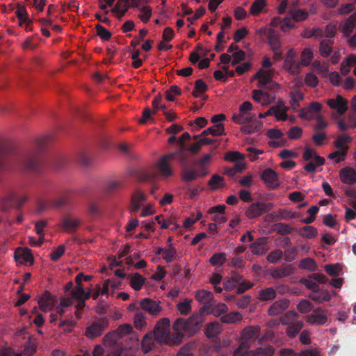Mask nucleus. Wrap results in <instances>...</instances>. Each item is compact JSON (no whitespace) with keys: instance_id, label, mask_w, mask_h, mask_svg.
<instances>
[{"instance_id":"nucleus-62","label":"nucleus","mask_w":356,"mask_h":356,"mask_svg":"<svg viewBox=\"0 0 356 356\" xmlns=\"http://www.w3.org/2000/svg\"><path fill=\"white\" fill-rule=\"evenodd\" d=\"M246 151L249 152L247 157L251 162L256 161L259 159L258 156L264 154L263 150L257 149L252 146L247 147Z\"/></svg>"},{"instance_id":"nucleus-2","label":"nucleus","mask_w":356,"mask_h":356,"mask_svg":"<svg viewBox=\"0 0 356 356\" xmlns=\"http://www.w3.org/2000/svg\"><path fill=\"white\" fill-rule=\"evenodd\" d=\"M177 153L166 154L159 158L154 164V168L157 174L145 173L140 177V181H147L154 178L156 175L162 178H168L173 175V170L171 167V161L175 157Z\"/></svg>"},{"instance_id":"nucleus-51","label":"nucleus","mask_w":356,"mask_h":356,"mask_svg":"<svg viewBox=\"0 0 356 356\" xmlns=\"http://www.w3.org/2000/svg\"><path fill=\"white\" fill-rule=\"evenodd\" d=\"M313 58V50L310 47L305 48L301 52L300 63L302 66H308Z\"/></svg>"},{"instance_id":"nucleus-16","label":"nucleus","mask_w":356,"mask_h":356,"mask_svg":"<svg viewBox=\"0 0 356 356\" xmlns=\"http://www.w3.org/2000/svg\"><path fill=\"white\" fill-rule=\"evenodd\" d=\"M58 303V299L49 292H45L38 301L40 308L45 312H51Z\"/></svg>"},{"instance_id":"nucleus-53","label":"nucleus","mask_w":356,"mask_h":356,"mask_svg":"<svg viewBox=\"0 0 356 356\" xmlns=\"http://www.w3.org/2000/svg\"><path fill=\"white\" fill-rule=\"evenodd\" d=\"M134 325L137 330H144L147 326L145 315L140 312L136 313L134 318Z\"/></svg>"},{"instance_id":"nucleus-18","label":"nucleus","mask_w":356,"mask_h":356,"mask_svg":"<svg viewBox=\"0 0 356 356\" xmlns=\"http://www.w3.org/2000/svg\"><path fill=\"white\" fill-rule=\"evenodd\" d=\"M326 103L332 109L336 110L339 115L344 114L348 110V100L341 95H337L336 98L328 99Z\"/></svg>"},{"instance_id":"nucleus-17","label":"nucleus","mask_w":356,"mask_h":356,"mask_svg":"<svg viewBox=\"0 0 356 356\" xmlns=\"http://www.w3.org/2000/svg\"><path fill=\"white\" fill-rule=\"evenodd\" d=\"M270 25L272 27L280 26L282 31L286 33L295 28V23L292 17H286L281 19L279 17H275L271 19Z\"/></svg>"},{"instance_id":"nucleus-57","label":"nucleus","mask_w":356,"mask_h":356,"mask_svg":"<svg viewBox=\"0 0 356 356\" xmlns=\"http://www.w3.org/2000/svg\"><path fill=\"white\" fill-rule=\"evenodd\" d=\"M209 186L211 189L216 190L224 186V179L218 175H213L209 181Z\"/></svg>"},{"instance_id":"nucleus-50","label":"nucleus","mask_w":356,"mask_h":356,"mask_svg":"<svg viewBox=\"0 0 356 356\" xmlns=\"http://www.w3.org/2000/svg\"><path fill=\"white\" fill-rule=\"evenodd\" d=\"M276 297V291L273 288H266L261 291L258 295V299L262 301L273 300Z\"/></svg>"},{"instance_id":"nucleus-14","label":"nucleus","mask_w":356,"mask_h":356,"mask_svg":"<svg viewBox=\"0 0 356 356\" xmlns=\"http://www.w3.org/2000/svg\"><path fill=\"white\" fill-rule=\"evenodd\" d=\"M107 327L108 321L105 319H99L86 328L85 335L88 338L95 339L100 336Z\"/></svg>"},{"instance_id":"nucleus-11","label":"nucleus","mask_w":356,"mask_h":356,"mask_svg":"<svg viewBox=\"0 0 356 356\" xmlns=\"http://www.w3.org/2000/svg\"><path fill=\"white\" fill-rule=\"evenodd\" d=\"M296 54L293 49H290L285 56L283 68L291 74L300 72V63L296 60Z\"/></svg>"},{"instance_id":"nucleus-56","label":"nucleus","mask_w":356,"mask_h":356,"mask_svg":"<svg viewBox=\"0 0 356 356\" xmlns=\"http://www.w3.org/2000/svg\"><path fill=\"white\" fill-rule=\"evenodd\" d=\"M332 48V42L327 40H323L320 44V53L323 57H327Z\"/></svg>"},{"instance_id":"nucleus-33","label":"nucleus","mask_w":356,"mask_h":356,"mask_svg":"<svg viewBox=\"0 0 356 356\" xmlns=\"http://www.w3.org/2000/svg\"><path fill=\"white\" fill-rule=\"evenodd\" d=\"M355 24H356V12H355L353 14H352L348 17V19L343 24L341 25V31L346 36H348L353 31Z\"/></svg>"},{"instance_id":"nucleus-64","label":"nucleus","mask_w":356,"mask_h":356,"mask_svg":"<svg viewBox=\"0 0 356 356\" xmlns=\"http://www.w3.org/2000/svg\"><path fill=\"white\" fill-rule=\"evenodd\" d=\"M193 343H187L183 346L176 356H193Z\"/></svg>"},{"instance_id":"nucleus-6","label":"nucleus","mask_w":356,"mask_h":356,"mask_svg":"<svg viewBox=\"0 0 356 356\" xmlns=\"http://www.w3.org/2000/svg\"><path fill=\"white\" fill-rule=\"evenodd\" d=\"M302 158L309 162L304 168L309 172H314L317 167L323 165L325 163L324 158L318 156L316 152L310 147L305 148Z\"/></svg>"},{"instance_id":"nucleus-58","label":"nucleus","mask_w":356,"mask_h":356,"mask_svg":"<svg viewBox=\"0 0 356 356\" xmlns=\"http://www.w3.org/2000/svg\"><path fill=\"white\" fill-rule=\"evenodd\" d=\"M154 346V341L152 339V334H147L144 336L142 340L143 350L145 353L149 352Z\"/></svg>"},{"instance_id":"nucleus-12","label":"nucleus","mask_w":356,"mask_h":356,"mask_svg":"<svg viewBox=\"0 0 356 356\" xmlns=\"http://www.w3.org/2000/svg\"><path fill=\"white\" fill-rule=\"evenodd\" d=\"M240 280L241 278L239 275L232 276L225 282L224 284V288L227 291H231L234 288L236 287L237 284H238L237 291L238 293H241L252 286V284L248 281H243L241 283H239Z\"/></svg>"},{"instance_id":"nucleus-39","label":"nucleus","mask_w":356,"mask_h":356,"mask_svg":"<svg viewBox=\"0 0 356 356\" xmlns=\"http://www.w3.org/2000/svg\"><path fill=\"white\" fill-rule=\"evenodd\" d=\"M222 331V327L219 323L213 322L208 324L205 330V335L211 339L217 337Z\"/></svg>"},{"instance_id":"nucleus-42","label":"nucleus","mask_w":356,"mask_h":356,"mask_svg":"<svg viewBox=\"0 0 356 356\" xmlns=\"http://www.w3.org/2000/svg\"><path fill=\"white\" fill-rule=\"evenodd\" d=\"M298 234L300 236L309 239L314 238L318 235V230L314 226H305L298 230Z\"/></svg>"},{"instance_id":"nucleus-19","label":"nucleus","mask_w":356,"mask_h":356,"mask_svg":"<svg viewBox=\"0 0 356 356\" xmlns=\"http://www.w3.org/2000/svg\"><path fill=\"white\" fill-rule=\"evenodd\" d=\"M253 99L262 106H267L275 101V95L273 93L266 92L260 90L252 91Z\"/></svg>"},{"instance_id":"nucleus-4","label":"nucleus","mask_w":356,"mask_h":356,"mask_svg":"<svg viewBox=\"0 0 356 356\" xmlns=\"http://www.w3.org/2000/svg\"><path fill=\"white\" fill-rule=\"evenodd\" d=\"M260 33L266 35L269 45L273 51L274 59L280 60L282 56V50L279 33L273 28H263L260 30Z\"/></svg>"},{"instance_id":"nucleus-21","label":"nucleus","mask_w":356,"mask_h":356,"mask_svg":"<svg viewBox=\"0 0 356 356\" xmlns=\"http://www.w3.org/2000/svg\"><path fill=\"white\" fill-rule=\"evenodd\" d=\"M274 70L260 69L254 79L258 81V87L263 88L272 80Z\"/></svg>"},{"instance_id":"nucleus-28","label":"nucleus","mask_w":356,"mask_h":356,"mask_svg":"<svg viewBox=\"0 0 356 356\" xmlns=\"http://www.w3.org/2000/svg\"><path fill=\"white\" fill-rule=\"evenodd\" d=\"M120 340V339L118 334H115L113 332H110L104 337L102 341L106 348H112V350H114L117 347H122L121 346H119Z\"/></svg>"},{"instance_id":"nucleus-31","label":"nucleus","mask_w":356,"mask_h":356,"mask_svg":"<svg viewBox=\"0 0 356 356\" xmlns=\"http://www.w3.org/2000/svg\"><path fill=\"white\" fill-rule=\"evenodd\" d=\"M195 300L201 305H206L213 299V293L206 289H200L195 293Z\"/></svg>"},{"instance_id":"nucleus-10","label":"nucleus","mask_w":356,"mask_h":356,"mask_svg":"<svg viewBox=\"0 0 356 356\" xmlns=\"http://www.w3.org/2000/svg\"><path fill=\"white\" fill-rule=\"evenodd\" d=\"M160 304L161 302L159 300L146 298L140 301V306L143 310L147 312L150 316L156 317L160 315L163 310Z\"/></svg>"},{"instance_id":"nucleus-41","label":"nucleus","mask_w":356,"mask_h":356,"mask_svg":"<svg viewBox=\"0 0 356 356\" xmlns=\"http://www.w3.org/2000/svg\"><path fill=\"white\" fill-rule=\"evenodd\" d=\"M243 319V316L238 312H232L221 316L220 321L223 323L232 324Z\"/></svg>"},{"instance_id":"nucleus-20","label":"nucleus","mask_w":356,"mask_h":356,"mask_svg":"<svg viewBox=\"0 0 356 356\" xmlns=\"http://www.w3.org/2000/svg\"><path fill=\"white\" fill-rule=\"evenodd\" d=\"M272 116H275L277 121H286L288 119L287 111L289 107L282 100L277 102V104L270 107Z\"/></svg>"},{"instance_id":"nucleus-35","label":"nucleus","mask_w":356,"mask_h":356,"mask_svg":"<svg viewBox=\"0 0 356 356\" xmlns=\"http://www.w3.org/2000/svg\"><path fill=\"white\" fill-rule=\"evenodd\" d=\"M81 220L77 218L65 217L63 219L62 225L67 232L74 231L80 225Z\"/></svg>"},{"instance_id":"nucleus-63","label":"nucleus","mask_w":356,"mask_h":356,"mask_svg":"<svg viewBox=\"0 0 356 356\" xmlns=\"http://www.w3.org/2000/svg\"><path fill=\"white\" fill-rule=\"evenodd\" d=\"M37 350V343L35 341H33L30 340L24 347V349L23 352L22 353V355H24L25 356H31L33 355Z\"/></svg>"},{"instance_id":"nucleus-13","label":"nucleus","mask_w":356,"mask_h":356,"mask_svg":"<svg viewBox=\"0 0 356 356\" xmlns=\"http://www.w3.org/2000/svg\"><path fill=\"white\" fill-rule=\"evenodd\" d=\"M260 177L261 179L269 188L275 189L280 186L279 175L271 168L265 169L261 172Z\"/></svg>"},{"instance_id":"nucleus-47","label":"nucleus","mask_w":356,"mask_h":356,"mask_svg":"<svg viewBox=\"0 0 356 356\" xmlns=\"http://www.w3.org/2000/svg\"><path fill=\"white\" fill-rule=\"evenodd\" d=\"M309 297L318 302H328L331 299V295L327 291H314Z\"/></svg>"},{"instance_id":"nucleus-61","label":"nucleus","mask_w":356,"mask_h":356,"mask_svg":"<svg viewBox=\"0 0 356 356\" xmlns=\"http://www.w3.org/2000/svg\"><path fill=\"white\" fill-rule=\"evenodd\" d=\"M207 90V84L202 79H198L195 81V89L193 92V95L194 97H197Z\"/></svg>"},{"instance_id":"nucleus-46","label":"nucleus","mask_w":356,"mask_h":356,"mask_svg":"<svg viewBox=\"0 0 356 356\" xmlns=\"http://www.w3.org/2000/svg\"><path fill=\"white\" fill-rule=\"evenodd\" d=\"M139 14L138 15V18L143 22L147 23L151 18L152 15V8L147 5L141 6L138 9Z\"/></svg>"},{"instance_id":"nucleus-37","label":"nucleus","mask_w":356,"mask_h":356,"mask_svg":"<svg viewBox=\"0 0 356 356\" xmlns=\"http://www.w3.org/2000/svg\"><path fill=\"white\" fill-rule=\"evenodd\" d=\"M352 138L346 136L345 134L339 136L337 140L334 141V146L337 148L338 150L341 151L346 154L347 150L348 149V144L350 143Z\"/></svg>"},{"instance_id":"nucleus-43","label":"nucleus","mask_w":356,"mask_h":356,"mask_svg":"<svg viewBox=\"0 0 356 356\" xmlns=\"http://www.w3.org/2000/svg\"><path fill=\"white\" fill-rule=\"evenodd\" d=\"M192 299L186 298L183 301L179 302L177 305V309L181 315L186 316L188 315L192 309Z\"/></svg>"},{"instance_id":"nucleus-34","label":"nucleus","mask_w":356,"mask_h":356,"mask_svg":"<svg viewBox=\"0 0 356 356\" xmlns=\"http://www.w3.org/2000/svg\"><path fill=\"white\" fill-rule=\"evenodd\" d=\"M243 124L241 131L247 134H252L258 131L261 127V123L254 119Z\"/></svg>"},{"instance_id":"nucleus-25","label":"nucleus","mask_w":356,"mask_h":356,"mask_svg":"<svg viewBox=\"0 0 356 356\" xmlns=\"http://www.w3.org/2000/svg\"><path fill=\"white\" fill-rule=\"evenodd\" d=\"M261 327L259 325L248 326L241 331V338L245 340H254L259 336Z\"/></svg>"},{"instance_id":"nucleus-5","label":"nucleus","mask_w":356,"mask_h":356,"mask_svg":"<svg viewBox=\"0 0 356 356\" xmlns=\"http://www.w3.org/2000/svg\"><path fill=\"white\" fill-rule=\"evenodd\" d=\"M249 346L243 342L234 351L233 356H273L275 348L272 346L259 347L254 350H249Z\"/></svg>"},{"instance_id":"nucleus-52","label":"nucleus","mask_w":356,"mask_h":356,"mask_svg":"<svg viewBox=\"0 0 356 356\" xmlns=\"http://www.w3.org/2000/svg\"><path fill=\"white\" fill-rule=\"evenodd\" d=\"M298 314L297 312L294 311H289L282 316L280 318V321L283 325H286L288 326L293 322L298 321Z\"/></svg>"},{"instance_id":"nucleus-38","label":"nucleus","mask_w":356,"mask_h":356,"mask_svg":"<svg viewBox=\"0 0 356 356\" xmlns=\"http://www.w3.org/2000/svg\"><path fill=\"white\" fill-rule=\"evenodd\" d=\"M145 282V278L138 273H134L129 277V284L135 291L140 290Z\"/></svg>"},{"instance_id":"nucleus-23","label":"nucleus","mask_w":356,"mask_h":356,"mask_svg":"<svg viewBox=\"0 0 356 356\" xmlns=\"http://www.w3.org/2000/svg\"><path fill=\"white\" fill-rule=\"evenodd\" d=\"M146 195L140 190L135 191L131 197V209L132 211H137L146 201Z\"/></svg>"},{"instance_id":"nucleus-15","label":"nucleus","mask_w":356,"mask_h":356,"mask_svg":"<svg viewBox=\"0 0 356 356\" xmlns=\"http://www.w3.org/2000/svg\"><path fill=\"white\" fill-rule=\"evenodd\" d=\"M15 259L21 265L31 266L33 264V257L30 249L18 248L15 252Z\"/></svg>"},{"instance_id":"nucleus-26","label":"nucleus","mask_w":356,"mask_h":356,"mask_svg":"<svg viewBox=\"0 0 356 356\" xmlns=\"http://www.w3.org/2000/svg\"><path fill=\"white\" fill-rule=\"evenodd\" d=\"M277 220H290L299 216L298 213L291 209H279L271 214Z\"/></svg>"},{"instance_id":"nucleus-32","label":"nucleus","mask_w":356,"mask_h":356,"mask_svg":"<svg viewBox=\"0 0 356 356\" xmlns=\"http://www.w3.org/2000/svg\"><path fill=\"white\" fill-rule=\"evenodd\" d=\"M129 6V0H118L111 12L115 14L119 18L122 17L128 10Z\"/></svg>"},{"instance_id":"nucleus-1","label":"nucleus","mask_w":356,"mask_h":356,"mask_svg":"<svg viewBox=\"0 0 356 356\" xmlns=\"http://www.w3.org/2000/svg\"><path fill=\"white\" fill-rule=\"evenodd\" d=\"M155 339L163 344L178 346L181 343V335L170 334V320L168 318H161L154 329Z\"/></svg>"},{"instance_id":"nucleus-48","label":"nucleus","mask_w":356,"mask_h":356,"mask_svg":"<svg viewBox=\"0 0 356 356\" xmlns=\"http://www.w3.org/2000/svg\"><path fill=\"white\" fill-rule=\"evenodd\" d=\"M74 315L75 316H67V318L65 320H62L60 318V323L58 327H63L65 326H74L76 324L78 319L81 318V314L80 312H75Z\"/></svg>"},{"instance_id":"nucleus-8","label":"nucleus","mask_w":356,"mask_h":356,"mask_svg":"<svg viewBox=\"0 0 356 356\" xmlns=\"http://www.w3.org/2000/svg\"><path fill=\"white\" fill-rule=\"evenodd\" d=\"M26 200L27 196L24 194L10 193L1 200L0 208L3 210H7L11 207H19Z\"/></svg>"},{"instance_id":"nucleus-45","label":"nucleus","mask_w":356,"mask_h":356,"mask_svg":"<svg viewBox=\"0 0 356 356\" xmlns=\"http://www.w3.org/2000/svg\"><path fill=\"white\" fill-rule=\"evenodd\" d=\"M303 322L301 321L293 322L287 326L286 333L289 337L293 338L301 330Z\"/></svg>"},{"instance_id":"nucleus-54","label":"nucleus","mask_w":356,"mask_h":356,"mask_svg":"<svg viewBox=\"0 0 356 356\" xmlns=\"http://www.w3.org/2000/svg\"><path fill=\"white\" fill-rule=\"evenodd\" d=\"M325 270L330 276H338L342 271V266L340 264H330L325 266Z\"/></svg>"},{"instance_id":"nucleus-7","label":"nucleus","mask_w":356,"mask_h":356,"mask_svg":"<svg viewBox=\"0 0 356 356\" xmlns=\"http://www.w3.org/2000/svg\"><path fill=\"white\" fill-rule=\"evenodd\" d=\"M252 104L248 102H244L239 106L238 112L232 115V120L236 123L243 124L255 118V115L250 113L252 110Z\"/></svg>"},{"instance_id":"nucleus-22","label":"nucleus","mask_w":356,"mask_h":356,"mask_svg":"<svg viewBox=\"0 0 356 356\" xmlns=\"http://www.w3.org/2000/svg\"><path fill=\"white\" fill-rule=\"evenodd\" d=\"M341 181L346 184L356 183V170L350 167H345L339 170Z\"/></svg>"},{"instance_id":"nucleus-9","label":"nucleus","mask_w":356,"mask_h":356,"mask_svg":"<svg viewBox=\"0 0 356 356\" xmlns=\"http://www.w3.org/2000/svg\"><path fill=\"white\" fill-rule=\"evenodd\" d=\"M273 207L272 203H252L245 209V214L248 218L252 219L261 216L264 212L270 211Z\"/></svg>"},{"instance_id":"nucleus-44","label":"nucleus","mask_w":356,"mask_h":356,"mask_svg":"<svg viewBox=\"0 0 356 356\" xmlns=\"http://www.w3.org/2000/svg\"><path fill=\"white\" fill-rule=\"evenodd\" d=\"M266 6V0H255L250 8V13L254 17L259 16Z\"/></svg>"},{"instance_id":"nucleus-59","label":"nucleus","mask_w":356,"mask_h":356,"mask_svg":"<svg viewBox=\"0 0 356 356\" xmlns=\"http://www.w3.org/2000/svg\"><path fill=\"white\" fill-rule=\"evenodd\" d=\"M226 261V254L223 252L214 254L209 259L212 266H221Z\"/></svg>"},{"instance_id":"nucleus-24","label":"nucleus","mask_w":356,"mask_h":356,"mask_svg":"<svg viewBox=\"0 0 356 356\" xmlns=\"http://www.w3.org/2000/svg\"><path fill=\"white\" fill-rule=\"evenodd\" d=\"M307 322L311 325H325L327 321V316L325 312L317 309L314 314L307 317Z\"/></svg>"},{"instance_id":"nucleus-30","label":"nucleus","mask_w":356,"mask_h":356,"mask_svg":"<svg viewBox=\"0 0 356 356\" xmlns=\"http://www.w3.org/2000/svg\"><path fill=\"white\" fill-rule=\"evenodd\" d=\"M293 273V268L291 265L280 266L270 271L271 276L275 279H279L290 275Z\"/></svg>"},{"instance_id":"nucleus-60","label":"nucleus","mask_w":356,"mask_h":356,"mask_svg":"<svg viewBox=\"0 0 356 356\" xmlns=\"http://www.w3.org/2000/svg\"><path fill=\"white\" fill-rule=\"evenodd\" d=\"M312 67L323 76H325L329 72L328 65L326 63H321L318 60H314Z\"/></svg>"},{"instance_id":"nucleus-27","label":"nucleus","mask_w":356,"mask_h":356,"mask_svg":"<svg viewBox=\"0 0 356 356\" xmlns=\"http://www.w3.org/2000/svg\"><path fill=\"white\" fill-rule=\"evenodd\" d=\"M289 307L287 300H280L275 301L268 310V314L270 316H277L286 310Z\"/></svg>"},{"instance_id":"nucleus-40","label":"nucleus","mask_w":356,"mask_h":356,"mask_svg":"<svg viewBox=\"0 0 356 356\" xmlns=\"http://www.w3.org/2000/svg\"><path fill=\"white\" fill-rule=\"evenodd\" d=\"M15 14L19 19V26H23L24 24L29 25L31 22L24 6H17Z\"/></svg>"},{"instance_id":"nucleus-3","label":"nucleus","mask_w":356,"mask_h":356,"mask_svg":"<svg viewBox=\"0 0 356 356\" xmlns=\"http://www.w3.org/2000/svg\"><path fill=\"white\" fill-rule=\"evenodd\" d=\"M202 321L201 315L198 314H193L186 320L179 318L172 325L173 330L176 332L175 334L181 335V339L184 337V332L194 334L200 329Z\"/></svg>"},{"instance_id":"nucleus-49","label":"nucleus","mask_w":356,"mask_h":356,"mask_svg":"<svg viewBox=\"0 0 356 356\" xmlns=\"http://www.w3.org/2000/svg\"><path fill=\"white\" fill-rule=\"evenodd\" d=\"M298 267L301 269L314 271L317 269V264L314 259L307 257L300 261Z\"/></svg>"},{"instance_id":"nucleus-29","label":"nucleus","mask_w":356,"mask_h":356,"mask_svg":"<svg viewBox=\"0 0 356 356\" xmlns=\"http://www.w3.org/2000/svg\"><path fill=\"white\" fill-rule=\"evenodd\" d=\"M70 295L73 299L88 300L91 296V291L90 289L88 291H85L83 286L76 285L70 291Z\"/></svg>"},{"instance_id":"nucleus-36","label":"nucleus","mask_w":356,"mask_h":356,"mask_svg":"<svg viewBox=\"0 0 356 356\" xmlns=\"http://www.w3.org/2000/svg\"><path fill=\"white\" fill-rule=\"evenodd\" d=\"M251 251L254 254L261 255L267 251L266 239L265 238H260L251 245Z\"/></svg>"},{"instance_id":"nucleus-55","label":"nucleus","mask_w":356,"mask_h":356,"mask_svg":"<svg viewBox=\"0 0 356 356\" xmlns=\"http://www.w3.org/2000/svg\"><path fill=\"white\" fill-rule=\"evenodd\" d=\"M132 330H133L132 326L130 324L125 323V324H123V325L119 326V327L117 330H115L113 332L115 334H118L119 338L121 339L124 337L129 334L132 332Z\"/></svg>"}]
</instances>
